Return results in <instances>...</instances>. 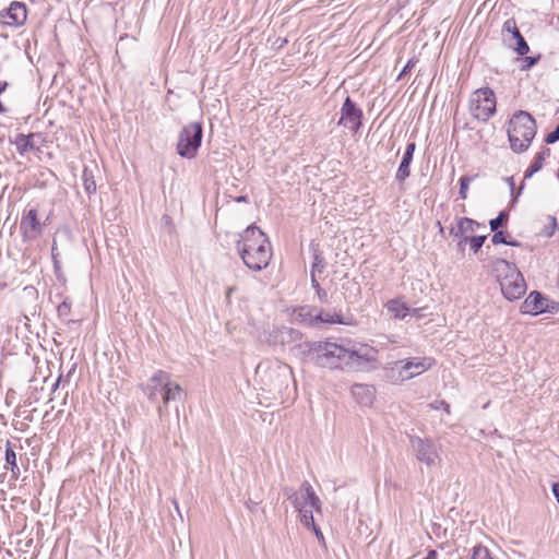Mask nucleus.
Returning a JSON list of instances; mask_svg holds the SVG:
<instances>
[{
	"label": "nucleus",
	"instance_id": "1",
	"mask_svg": "<svg viewBox=\"0 0 559 559\" xmlns=\"http://www.w3.org/2000/svg\"><path fill=\"white\" fill-rule=\"evenodd\" d=\"M298 347L304 360L321 368H354L360 365V360H369L356 350L330 341L305 342Z\"/></svg>",
	"mask_w": 559,
	"mask_h": 559
},
{
	"label": "nucleus",
	"instance_id": "2",
	"mask_svg": "<svg viewBox=\"0 0 559 559\" xmlns=\"http://www.w3.org/2000/svg\"><path fill=\"white\" fill-rule=\"evenodd\" d=\"M236 248L245 265L255 272L267 267L272 259L270 240L254 224L240 234Z\"/></svg>",
	"mask_w": 559,
	"mask_h": 559
},
{
	"label": "nucleus",
	"instance_id": "3",
	"mask_svg": "<svg viewBox=\"0 0 559 559\" xmlns=\"http://www.w3.org/2000/svg\"><path fill=\"white\" fill-rule=\"evenodd\" d=\"M143 393L153 402L158 403L159 399L163 400V406L157 407L158 414L162 417L166 405L171 401L181 400V386L173 382L170 374L164 370L156 371L148 380L147 384L141 385Z\"/></svg>",
	"mask_w": 559,
	"mask_h": 559
},
{
	"label": "nucleus",
	"instance_id": "4",
	"mask_svg": "<svg viewBox=\"0 0 559 559\" xmlns=\"http://www.w3.org/2000/svg\"><path fill=\"white\" fill-rule=\"evenodd\" d=\"M537 124L533 116L520 110L509 122L508 136L510 146L515 153L525 152L536 135Z\"/></svg>",
	"mask_w": 559,
	"mask_h": 559
},
{
	"label": "nucleus",
	"instance_id": "5",
	"mask_svg": "<svg viewBox=\"0 0 559 559\" xmlns=\"http://www.w3.org/2000/svg\"><path fill=\"white\" fill-rule=\"evenodd\" d=\"M255 373L260 381L269 386V391H281L293 379L290 366L277 359L261 361L255 368Z\"/></svg>",
	"mask_w": 559,
	"mask_h": 559
},
{
	"label": "nucleus",
	"instance_id": "6",
	"mask_svg": "<svg viewBox=\"0 0 559 559\" xmlns=\"http://www.w3.org/2000/svg\"><path fill=\"white\" fill-rule=\"evenodd\" d=\"M202 139L203 126L201 122L186 124L178 134L177 154L187 159L194 158L202 144Z\"/></svg>",
	"mask_w": 559,
	"mask_h": 559
},
{
	"label": "nucleus",
	"instance_id": "7",
	"mask_svg": "<svg viewBox=\"0 0 559 559\" xmlns=\"http://www.w3.org/2000/svg\"><path fill=\"white\" fill-rule=\"evenodd\" d=\"M469 110L474 118L487 122L496 112V96L491 88L484 87L473 92Z\"/></svg>",
	"mask_w": 559,
	"mask_h": 559
},
{
	"label": "nucleus",
	"instance_id": "8",
	"mask_svg": "<svg viewBox=\"0 0 559 559\" xmlns=\"http://www.w3.org/2000/svg\"><path fill=\"white\" fill-rule=\"evenodd\" d=\"M49 224V216L44 221L39 219L38 211L35 207L25 210L20 221V233L24 242H32L38 239L45 227Z\"/></svg>",
	"mask_w": 559,
	"mask_h": 559
},
{
	"label": "nucleus",
	"instance_id": "9",
	"mask_svg": "<svg viewBox=\"0 0 559 559\" xmlns=\"http://www.w3.org/2000/svg\"><path fill=\"white\" fill-rule=\"evenodd\" d=\"M395 366H401V370L392 369L388 372V378L394 382L412 379L421 374L431 367L430 358H408L399 360Z\"/></svg>",
	"mask_w": 559,
	"mask_h": 559
},
{
	"label": "nucleus",
	"instance_id": "10",
	"mask_svg": "<svg viewBox=\"0 0 559 559\" xmlns=\"http://www.w3.org/2000/svg\"><path fill=\"white\" fill-rule=\"evenodd\" d=\"M409 442L416 459L427 467H432L440 461L439 448L431 439L413 436Z\"/></svg>",
	"mask_w": 559,
	"mask_h": 559
},
{
	"label": "nucleus",
	"instance_id": "11",
	"mask_svg": "<svg viewBox=\"0 0 559 559\" xmlns=\"http://www.w3.org/2000/svg\"><path fill=\"white\" fill-rule=\"evenodd\" d=\"M338 124L357 133L362 126L364 112L360 107L347 96L341 107Z\"/></svg>",
	"mask_w": 559,
	"mask_h": 559
},
{
	"label": "nucleus",
	"instance_id": "12",
	"mask_svg": "<svg viewBox=\"0 0 559 559\" xmlns=\"http://www.w3.org/2000/svg\"><path fill=\"white\" fill-rule=\"evenodd\" d=\"M559 304L549 301L540 292L533 290L521 306L522 313L537 316L544 312H557Z\"/></svg>",
	"mask_w": 559,
	"mask_h": 559
},
{
	"label": "nucleus",
	"instance_id": "13",
	"mask_svg": "<svg viewBox=\"0 0 559 559\" xmlns=\"http://www.w3.org/2000/svg\"><path fill=\"white\" fill-rule=\"evenodd\" d=\"M27 19L26 4L12 1L9 8L0 11V23L11 27L22 26Z\"/></svg>",
	"mask_w": 559,
	"mask_h": 559
},
{
	"label": "nucleus",
	"instance_id": "14",
	"mask_svg": "<svg viewBox=\"0 0 559 559\" xmlns=\"http://www.w3.org/2000/svg\"><path fill=\"white\" fill-rule=\"evenodd\" d=\"M502 35L506 33L510 34L512 39L515 40V45H512L508 39L504 38V41L508 44L510 48H512L519 56H525L530 51V46L523 35L521 34L515 19H508L502 25Z\"/></svg>",
	"mask_w": 559,
	"mask_h": 559
},
{
	"label": "nucleus",
	"instance_id": "15",
	"mask_svg": "<svg viewBox=\"0 0 559 559\" xmlns=\"http://www.w3.org/2000/svg\"><path fill=\"white\" fill-rule=\"evenodd\" d=\"M513 276L501 281L500 288L502 295L508 300L520 299L526 292V283L522 273H514Z\"/></svg>",
	"mask_w": 559,
	"mask_h": 559
},
{
	"label": "nucleus",
	"instance_id": "16",
	"mask_svg": "<svg viewBox=\"0 0 559 559\" xmlns=\"http://www.w3.org/2000/svg\"><path fill=\"white\" fill-rule=\"evenodd\" d=\"M491 271L496 274L499 284L501 281H506L512 277L514 273H521L515 263L509 262L506 259L496 258L491 261Z\"/></svg>",
	"mask_w": 559,
	"mask_h": 559
},
{
	"label": "nucleus",
	"instance_id": "17",
	"mask_svg": "<svg viewBox=\"0 0 559 559\" xmlns=\"http://www.w3.org/2000/svg\"><path fill=\"white\" fill-rule=\"evenodd\" d=\"M416 150L415 141H411L407 143L404 155L395 174V179L403 183L411 175V164L414 157V153Z\"/></svg>",
	"mask_w": 559,
	"mask_h": 559
},
{
	"label": "nucleus",
	"instance_id": "18",
	"mask_svg": "<svg viewBox=\"0 0 559 559\" xmlns=\"http://www.w3.org/2000/svg\"><path fill=\"white\" fill-rule=\"evenodd\" d=\"M352 395L362 406H370L373 403L376 389L370 384L356 383L352 386Z\"/></svg>",
	"mask_w": 559,
	"mask_h": 559
},
{
	"label": "nucleus",
	"instance_id": "19",
	"mask_svg": "<svg viewBox=\"0 0 559 559\" xmlns=\"http://www.w3.org/2000/svg\"><path fill=\"white\" fill-rule=\"evenodd\" d=\"M36 133H28L23 134L19 133L12 140L10 139V142L16 146L17 152L21 155L26 154L27 152H33L38 150L34 143V138L36 136Z\"/></svg>",
	"mask_w": 559,
	"mask_h": 559
},
{
	"label": "nucleus",
	"instance_id": "20",
	"mask_svg": "<svg viewBox=\"0 0 559 559\" xmlns=\"http://www.w3.org/2000/svg\"><path fill=\"white\" fill-rule=\"evenodd\" d=\"M316 307L300 306L293 310L294 321L309 326H314Z\"/></svg>",
	"mask_w": 559,
	"mask_h": 559
},
{
	"label": "nucleus",
	"instance_id": "21",
	"mask_svg": "<svg viewBox=\"0 0 559 559\" xmlns=\"http://www.w3.org/2000/svg\"><path fill=\"white\" fill-rule=\"evenodd\" d=\"M480 224L469 217H461L457 221V227L455 228L453 225L449 228V234L451 236H459V235H467L469 233H474L476 228H478Z\"/></svg>",
	"mask_w": 559,
	"mask_h": 559
},
{
	"label": "nucleus",
	"instance_id": "22",
	"mask_svg": "<svg viewBox=\"0 0 559 559\" xmlns=\"http://www.w3.org/2000/svg\"><path fill=\"white\" fill-rule=\"evenodd\" d=\"M304 500H306V502H309V507L313 508L314 511L317 512H321L322 510V502L320 500V498L317 496V493L314 492L312 486L309 484V481L305 480L302 481V484L300 485V492H299Z\"/></svg>",
	"mask_w": 559,
	"mask_h": 559
},
{
	"label": "nucleus",
	"instance_id": "23",
	"mask_svg": "<svg viewBox=\"0 0 559 559\" xmlns=\"http://www.w3.org/2000/svg\"><path fill=\"white\" fill-rule=\"evenodd\" d=\"M271 336L275 343L284 344L285 342L295 341L301 337V333L293 328L282 326L274 331Z\"/></svg>",
	"mask_w": 559,
	"mask_h": 559
},
{
	"label": "nucleus",
	"instance_id": "24",
	"mask_svg": "<svg viewBox=\"0 0 559 559\" xmlns=\"http://www.w3.org/2000/svg\"><path fill=\"white\" fill-rule=\"evenodd\" d=\"M385 307L395 319H404L407 314L411 313V308L407 307L406 304L403 302L401 298H394L389 300L385 304Z\"/></svg>",
	"mask_w": 559,
	"mask_h": 559
},
{
	"label": "nucleus",
	"instance_id": "25",
	"mask_svg": "<svg viewBox=\"0 0 559 559\" xmlns=\"http://www.w3.org/2000/svg\"><path fill=\"white\" fill-rule=\"evenodd\" d=\"M60 255H61V253L58 249L57 241H56V239H52L51 259H52V264H53V273L59 282L64 283L66 276L62 272Z\"/></svg>",
	"mask_w": 559,
	"mask_h": 559
},
{
	"label": "nucleus",
	"instance_id": "26",
	"mask_svg": "<svg viewBox=\"0 0 559 559\" xmlns=\"http://www.w3.org/2000/svg\"><path fill=\"white\" fill-rule=\"evenodd\" d=\"M313 257V262L311 265V273H322L326 267V261L323 257L321 250L318 245L311 243L310 246Z\"/></svg>",
	"mask_w": 559,
	"mask_h": 559
},
{
	"label": "nucleus",
	"instance_id": "27",
	"mask_svg": "<svg viewBox=\"0 0 559 559\" xmlns=\"http://www.w3.org/2000/svg\"><path fill=\"white\" fill-rule=\"evenodd\" d=\"M549 155H550V150L549 148H545L542 152L537 153L536 156L534 157V160L532 162L530 167L526 169V171L524 174V178L525 179L530 178L535 173L539 171L542 169V167H543V163L545 160V157L549 156Z\"/></svg>",
	"mask_w": 559,
	"mask_h": 559
},
{
	"label": "nucleus",
	"instance_id": "28",
	"mask_svg": "<svg viewBox=\"0 0 559 559\" xmlns=\"http://www.w3.org/2000/svg\"><path fill=\"white\" fill-rule=\"evenodd\" d=\"M82 181L85 192L91 195L94 194L97 190L94 169L85 166L82 174Z\"/></svg>",
	"mask_w": 559,
	"mask_h": 559
},
{
	"label": "nucleus",
	"instance_id": "29",
	"mask_svg": "<svg viewBox=\"0 0 559 559\" xmlns=\"http://www.w3.org/2000/svg\"><path fill=\"white\" fill-rule=\"evenodd\" d=\"M321 323L343 324L344 321H343L342 314L324 313L323 311H319L318 309H316L314 326H317Z\"/></svg>",
	"mask_w": 559,
	"mask_h": 559
},
{
	"label": "nucleus",
	"instance_id": "30",
	"mask_svg": "<svg viewBox=\"0 0 559 559\" xmlns=\"http://www.w3.org/2000/svg\"><path fill=\"white\" fill-rule=\"evenodd\" d=\"M5 463L7 465H9L10 471L14 476H17L20 474V468L16 463V454L10 442L7 443L5 448Z\"/></svg>",
	"mask_w": 559,
	"mask_h": 559
},
{
	"label": "nucleus",
	"instance_id": "31",
	"mask_svg": "<svg viewBox=\"0 0 559 559\" xmlns=\"http://www.w3.org/2000/svg\"><path fill=\"white\" fill-rule=\"evenodd\" d=\"M309 504H305L302 508L297 510L300 516V523L307 527L310 528L311 526L316 525L314 519H313V508L309 507Z\"/></svg>",
	"mask_w": 559,
	"mask_h": 559
},
{
	"label": "nucleus",
	"instance_id": "32",
	"mask_svg": "<svg viewBox=\"0 0 559 559\" xmlns=\"http://www.w3.org/2000/svg\"><path fill=\"white\" fill-rule=\"evenodd\" d=\"M492 231L495 233L491 237V242L493 245L503 243V245L511 246V247H520L521 246L520 241H518L515 239H508L504 231L499 230V229L492 230Z\"/></svg>",
	"mask_w": 559,
	"mask_h": 559
},
{
	"label": "nucleus",
	"instance_id": "33",
	"mask_svg": "<svg viewBox=\"0 0 559 559\" xmlns=\"http://www.w3.org/2000/svg\"><path fill=\"white\" fill-rule=\"evenodd\" d=\"M509 214L506 211H501L497 217L489 221L490 230H497L504 227L508 223Z\"/></svg>",
	"mask_w": 559,
	"mask_h": 559
},
{
	"label": "nucleus",
	"instance_id": "34",
	"mask_svg": "<svg viewBox=\"0 0 559 559\" xmlns=\"http://www.w3.org/2000/svg\"><path fill=\"white\" fill-rule=\"evenodd\" d=\"M476 176H462L459 180V183H460V190H459V194H460V198L462 200H465L467 199V191H468V187H469V183L471 181L475 178Z\"/></svg>",
	"mask_w": 559,
	"mask_h": 559
},
{
	"label": "nucleus",
	"instance_id": "35",
	"mask_svg": "<svg viewBox=\"0 0 559 559\" xmlns=\"http://www.w3.org/2000/svg\"><path fill=\"white\" fill-rule=\"evenodd\" d=\"M486 239H487L486 235L472 236L468 239L469 249L473 251V253H477L481 249Z\"/></svg>",
	"mask_w": 559,
	"mask_h": 559
},
{
	"label": "nucleus",
	"instance_id": "36",
	"mask_svg": "<svg viewBox=\"0 0 559 559\" xmlns=\"http://www.w3.org/2000/svg\"><path fill=\"white\" fill-rule=\"evenodd\" d=\"M471 559H493L487 547L477 545L473 548Z\"/></svg>",
	"mask_w": 559,
	"mask_h": 559
},
{
	"label": "nucleus",
	"instance_id": "37",
	"mask_svg": "<svg viewBox=\"0 0 559 559\" xmlns=\"http://www.w3.org/2000/svg\"><path fill=\"white\" fill-rule=\"evenodd\" d=\"M540 58H542L540 55L525 56L522 60L521 70L522 71L530 70L531 68H533L534 66H536L539 62Z\"/></svg>",
	"mask_w": 559,
	"mask_h": 559
},
{
	"label": "nucleus",
	"instance_id": "38",
	"mask_svg": "<svg viewBox=\"0 0 559 559\" xmlns=\"http://www.w3.org/2000/svg\"><path fill=\"white\" fill-rule=\"evenodd\" d=\"M57 313L58 317L61 319L68 318L71 313V302L68 299H66L61 304H59L57 307Z\"/></svg>",
	"mask_w": 559,
	"mask_h": 559
},
{
	"label": "nucleus",
	"instance_id": "39",
	"mask_svg": "<svg viewBox=\"0 0 559 559\" xmlns=\"http://www.w3.org/2000/svg\"><path fill=\"white\" fill-rule=\"evenodd\" d=\"M288 501L292 503L296 511L302 508L305 504H309V502H306V500H304L299 491L296 495H294L293 498H289Z\"/></svg>",
	"mask_w": 559,
	"mask_h": 559
},
{
	"label": "nucleus",
	"instance_id": "40",
	"mask_svg": "<svg viewBox=\"0 0 559 559\" xmlns=\"http://www.w3.org/2000/svg\"><path fill=\"white\" fill-rule=\"evenodd\" d=\"M440 209L442 210V214H441L440 218L437 221V226L439 228V234L441 236H443L444 235V227L442 226L441 222L442 221L447 222L449 219L450 214L449 213L447 215L444 214V212L448 211V206L447 205L440 204Z\"/></svg>",
	"mask_w": 559,
	"mask_h": 559
},
{
	"label": "nucleus",
	"instance_id": "41",
	"mask_svg": "<svg viewBox=\"0 0 559 559\" xmlns=\"http://www.w3.org/2000/svg\"><path fill=\"white\" fill-rule=\"evenodd\" d=\"M455 238H457V243H456V247H457V251L459 252H464L465 251V246L468 243V239L472 237V236H468V235H459V236H454Z\"/></svg>",
	"mask_w": 559,
	"mask_h": 559
},
{
	"label": "nucleus",
	"instance_id": "42",
	"mask_svg": "<svg viewBox=\"0 0 559 559\" xmlns=\"http://www.w3.org/2000/svg\"><path fill=\"white\" fill-rule=\"evenodd\" d=\"M557 141H559V123L557 124V127L551 131L549 132L546 138H545V142L547 144H554L556 143Z\"/></svg>",
	"mask_w": 559,
	"mask_h": 559
},
{
	"label": "nucleus",
	"instance_id": "43",
	"mask_svg": "<svg viewBox=\"0 0 559 559\" xmlns=\"http://www.w3.org/2000/svg\"><path fill=\"white\" fill-rule=\"evenodd\" d=\"M309 530H311L314 533L319 544L321 546L325 547V538H324L323 533L320 530V527L316 524V525L311 526Z\"/></svg>",
	"mask_w": 559,
	"mask_h": 559
},
{
	"label": "nucleus",
	"instance_id": "44",
	"mask_svg": "<svg viewBox=\"0 0 559 559\" xmlns=\"http://www.w3.org/2000/svg\"><path fill=\"white\" fill-rule=\"evenodd\" d=\"M282 492L284 495V497L289 500V498H293L294 495H296L298 491L294 488V487H290V486H284L282 488Z\"/></svg>",
	"mask_w": 559,
	"mask_h": 559
},
{
	"label": "nucleus",
	"instance_id": "45",
	"mask_svg": "<svg viewBox=\"0 0 559 559\" xmlns=\"http://www.w3.org/2000/svg\"><path fill=\"white\" fill-rule=\"evenodd\" d=\"M415 63H416V60H414V59L408 60L406 66L401 71L399 79H401L403 75H405L407 72H409L412 70V68L415 66Z\"/></svg>",
	"mask_w": 559,
	"mask_h": 559
},
{
	"label": "nucleus",
	"instance_id": "46",
	"mask_svg": "<svg viewBox=\"0 0 559 559\" xmlns=\"http://www.w3.org/2000/svg\"><path fill=\"white\" fill-rule=\"evenodd\" d=\"M74 369H75V366H73V367L71 368V370H70V372L68 373L67 378H69V377H70L71 372H72ZM62 381H64V378H63V376H62V374H60V376L58 377V379L56 380L55 384L52 385V391H56V390H57V388L59 386V384H60ZM66 381H68V379H66Z\"/></svg>",
	"mask_w": 559,
	"mask_h": 559
},
{
	"label": "nucleus",
	"instance_id": "47",
	"mask_svg": "<svg viewBox=\"0 0 559 559\" xmlns=\"http://www.w3.org/2000/svg\"><path fill=\"white\" fill-rule=\"evenodd\" d=\"M317 293V296H318V299L320 300V302H328V293L326 290H324L323 288L319 289Z\"/></svg>",
	"mask_w": 559,
	"mask_h": 559
},
{
	"label": "nucleus",
	"instance_id": "48",
	"mask_svg": "<svg viewBox=\"0 0 559 559\" xmlns=\"http://www.w3.org/2000/svg\"><path fill=\"white\" fill-rule=\"evenodd\" d=\"M311 287L318 292L319 289H321L322 287L320 286L317 277H316V273H311Z\"/></svg>",
	"mask_w": 559,
	"mask_h": 559
},
{
	"label": "nucleus",
	"instance_id": "49",
	"mask_svg": "<svg viewBox=\"0 0 559 559\" xmlns=\"http://www.w3.org/2000/svg\"><path fill=\"white\" fill-rule=\"evenodd\" d=\"M552 492H554V496H555L557 502L559 503V483L552 484Z\"/></svg>",
	"mask_w": 559,
	"mask_h": 559
},
{
	"label": "nucleus",
	"instance_id": "50",
	"mask_svg": "<svg viewBox=\"0 0 559 559\" xmlns=\"http://www.w3.org/2000/svg\"><path fill=\"white\" fill-rule=\"evenodd\" d=\"M425 559H438V552L435 549H430Z\"/></svg>",
	"mask_w": 559,
	"mask_h": 559
},
{
	"label": "nucleus",
	"instance_id": "51",
	"mask_svg": "<svg viewBox=\"0 0 559 559\" xmlns=\"http://www.w3.org/2000/svg\"><path fill=\"white\" fill-rule=\"evenodd\" d=\"M506 181L508 182V185L510 187V190H511V193L513 194L514 187H515L513 177L506 178Z\"/></svg>",
	"mask_w": 559,
	"mask_h": 559
},
{
	"label": "nucleus",
	"instance_id": "52",
	"mask_svg": "<svg viewBox=\"0 0 559 559\" xmlns=\"http://www.w3.org/2000/svg\"><path fill=\"white\" fill-rule=\"evenodd\" d=\"M235 201L238 202V203H248L249 202V198L247 195H239L237 198H235Z\"/></svg>",
	"mask_w": 559,
	"mask_h": 559
},
{
	"label": "nucleus",
	"instance_id": "53",
	"mask_svg": "<svg viewBox=\"0 0 559 559\" xmlns=\"http://www.w3.org/2000/svg\"><path fill=\"white\" fill-rule=\"evenodd\" d=\"M246 506L247 508L250 510V511H253L254 508L258 506L257 502L252 501L251 499H249L247 502H246Z\"/></svg>",
	"mask_w": 559,
	"mask_h": 559
},
{
	"label": "nucleus",
	"instance_id": "54",
	"mask_svg": "<svg viewBox=\"0 0 559 559\" xmlns=\"http://www.w3.org/2000/svg\"><path fill=\"white\" fill-rule=\"evenodd\" d=\"M420 310L421 309H419V308L411 309V313L409 314L419 318L420 317Z\"/></svg>",
	"mask_w": 559,
	"mask_h": 559
},
{
	"label": "nucleus",
	"instance_id": "55",
	"mask_svg": "<svg viewBox=\"0 0 559 559\" xmlns=\"http://www.w3.org/2000/svg\"><path fill=\"white\" fill-rule=\"evenodd\" d=\"M236 288L235 287H228L226 290V299H230L231 294L234 293Z\"/></svg>",
	"mask_w": 559,
	"mask_h": 559
},
{
	"label": "nucleus",
	"instance_id": "56",
	"mask_svg": "<svg viewBox=\"0 0 559 559\" xmlns=\"http://www.w3.org/2000/svg\"><path fill=\"white\" fill-rule=\"evenodd\" d=\"M8 85V82L0 83V95L7 90Z\"/></svg>",
	"mask_w": 559,
	"mask_h": 559
},
{
	"label": "nucleus",
	"instance_id": "57",
	"mask_svg": "<svg viewBox=\"0 0 559 559\" xmlns=\"http://www.w3.org/2000/svg\"><path fill=\"white\" fill-rule=\"evenodd\" d=\"M523 188H524V185L522 183L520 186V189L518 190L516 194L513 195V202L516 201V198L521 194V191L523 190Z\"/></svg>",
	"mask_w": 559,
	"mask_h": 559
},
{
	"label": "nucleus",
	"instance_id": "58",
	"mask_svg": "<svg viewBox=\"0 0 559 559\" xmlns=\"http://www.w3.org/2000/svg\"><path fill=\"white\" fill-rule=\"evenodd\" d=\"M442 404H444V405H445L447 411H448V409H449V404H445L444 402H442Z\"/></svg>",
	"mask_w": 559,
	"mask_h": 559
}]
</instances>
